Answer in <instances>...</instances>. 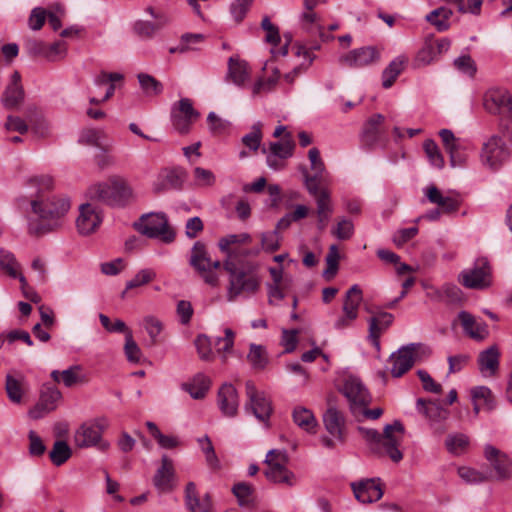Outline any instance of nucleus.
Returning a JSON list of instances; mask_svg holds the SVG:
<instances>
[{
  "label": "nucleus",
  "mask_w": 512,
  "mask_h": 512,
  "mask_svg": "<svg viewBox=\"0 0 512 512\" xmlns=\"http://www.w3.org/2000/svg\"><path fill=\"white\" fill-rule=\"evenodd\" d=\"M315 199L316 202V214L318 218V229L323 231L333 214L334 208L332 204V200L330 197V193L327 189H323V192Z\"/></svg>",
  "instance_id": "nucleus-29"
},
{
  "label": "nucleus",
  "mask_w": 512,
  "mask_h": 512,
  "mask_svg": "<svg viewBox=\"0 0 512 512\" xmlns=\"http://www.w3.org/2000/svg\"><path fill=\"white\" fill-rule=\"evenodd\" d=\"M393 319V315L388 312H379L369 319L368 338L377 350L380 349L381 334L392 324Z\"/></svg>",
  "instance_id": "nucleus-27"
},
{
  "label": "nucleus",
  "mask_w": 512,
  "mask_h": 512,
  "mask_svg": "<svg viewBox=\"0 0 512 512\" xmlns=\"http://www.w3.org/2000/svg\"><path fill=\"white\" fill-rule=\"evenodd\" d=\"M508 155L509 153L505 143L498 135L491 136L488 141L483 144L481 152L482 162L492 169H496L508 158Z\"/></svg>",
  "instance_id": "nucleus-18"
},
{
  "label": "nucleus",
  "mask_w": 512,
  "mask_h": 512,
  "mask_svg": "<svg viewBox=\"0 0 512 512\" xmlns=\"http://www.w3.org/2000/svg\"><path fill=\"white\" fill-rule=\"evenodd\" d=\"M353 233V222L346 218L340 219L336 227L332 230V234L339 240H348L352 237Z\"/></svg>",
  "instance_id": "nucleus-55"
},
{
  "label": "nucleus",
  "mask_w": 512,
  "mask_h": 512,
  "mask_svg": "<svg viewBox=\"0 0 512 512\" xmlns=\"http://www.w3.org/2000/svg\"><path fill=\"white\" fill-rule=\"evenodd\" d=\"M210 386V378L202 373L196 374L191 381L182 384V388L196 400L203 399L209 391Z\"/></svg>",
  "instance_id": "nucleus-32"
},
{
  "label": "nucleus",
  "mask_w": 512,
  "mask_h": 512,
  "mask_svg": "<svg viewBox=\"0 0 512 512\" xmlns=\"http://www.w3.org/2000/svg\"><path fill=\"white\" fill-rule=\"evenodd\" d=\"M281 237L277 230L262 233L261 244L266 251L273 252L279 249Z\"/></svg>",
  "instance_id": "nucleus-58"
},
{
  "label": "nucleus",
  "mask_w": 512,
  "mask_h": 512,
  "mask_svg": "<svg viewBox=\"0 0 512 512\" xmlns=\"http://www.w3.org/2000/svg\"><path fill=\"white\" fill-rule=\"evenodd\" d=\"M491 267L485 257L477 258L471 269L462 271L460 282L470 289H482L490 284Z\"/></svg>",
  "instance_id": "nucleus-11"
},
{
  "label": "nucleus",
  "mask_w": 512,
  "mask_h": 512,
  "mask_svg": "<svg viewBox=\"0 0 512 512\" xmlns=\"http://www.w3.org/2000/svg\"><path fill=\"white\" fill-rule=\"evenodd\" d=\"M262 137V123L258 121L253 124L251 132L244 135L241 141L251 151L256 152L260 147Z\"/></svg>",
  "instance_id": "nucleus-49"
},
{
  "label": "nucleus",
  "mask_w": 512,
  "mask_h": 512,
  "mask_svg": "<svg viewBox=\"0 0 512 512\" xmlns=\"http://www.w3.org/2000/svg\"><path fill=\"white\" fill-rule=\"evenodd\" d=\"M105 137V133L103 130L89 128L82 131L80 136V142L100 147L102 143V139Z\"/></svg>",
  "instance_id": "nucleus-57"
},
{
  "label": "nucleus",
  "mask_w": 512,
  "mask_h": 512,
  "mask_svg": "<svg viewBox=\"0 0 512 512\" xmlns=\"http://www.w3.org/2000/svg\"><path fill=\"white\" fill-rule=\"evenodd\" d=\"M452 15V11L445 7H439L431 11L427 16L426 20L434 25L438 31H445L448 29V19Z\"/></svg>",
  "instance_id": "nucleus-47"
},
{
  "label": "nucleus",
  "mask_w": 512,
  "mask_h": 512,
  "mask_svg": "<svg viewBox=\"0 0 512 512\" xmlns=\"http://www.w3.org/2000/svg\"><path fill=\"white\" fill-rule=\"evenodd\" d=\"M72 455V450L67 442L63 440L55 441L51 451L49 452V458L51 462L56 466L64 464Z\"/></svg>",
  "instance_id": "nucleus-42"
},
{
  "label": "nucleus",
  "mask_w": 512,
  "mask_h": 512,
  "mask_svg": "<svg viewBox=\"0 0 512 512\" xmlns=\"http://www.w3.org/2000/svg\"><path fill=\"white\" fill-rule=\"evenodd\" d=\"M173 478V461L167 455H163L161 458V466L157 469L153 477V484L159 492L166 493L173 489Z\"/></svg>",
  "instance_id": "nucleus-24"
},
{
  "label": "nucleus",
  "mask_w": 512,
  "mask_h": 512,
  "mask_svg": "<svg viewBox=\"0 0 512 512\" xmlns=\"http://www.w3.org/2000/svg\"><path fill=\"white\" fill-rule=\"evenodd\" d=\"M89 193L92 200L109 206H123L131 196V189L124 180L113 177L92 186Z\"/></svg>",
  "instance_id": "nucleus-4"
},
{
  "label": "nucleus",
  "mask_w": 512,
  "mask_h": 512,
  "mask_svg": "<svg viewBox=\"0 0 512 512\" xmlns=\"http://www.w3.org/2000/svg\"><path fill=\"white\" fill-rule=\"evenodd\" d=\"M295 142L292 134L286 132L281 141L272 142L269 145V153L279 157L280 159H287L293 155Z\"/></svg>",
  "instance_id": "nucleus-40"
},
{
  "label": "nucleus",
  "mask_w": 512,
  "mask_h": 512,
  "mask_svg": "<svg viewBox=\"0 0 512 512\" xmlns=\"http://www.w3.org/2000/svg\"><path fill=\"white\" fill-rule=\"evenodd\" d=\"M426 197L431 203L437 204L442 208L443 212L446 213L456 212L460 207L458 199L451 196H443L439 189L434 185H431L426 189Z\"/></svg>",
  "instance_id": "nucleus-30"
},
{
  "label": "nucleus",
  "mask_w": 512,
  "mask_h": 512,
  "mask_svg": "<svg viewBox=\"0 0 512 512\" xmlns=\"http://www.w3.org/2000/svg\"><path fill=\"white\" fill-rule=\"evenodd\" d=\"M108 427L109 421L106 417H99L83 423L75 432L76 446L79 448L98 446L101 451L108 450L110 443L102 441V433Z\"/></svg>",
  "instance_id": "nucleus-6"
},
{
  "label": "nucleus",
  "mask_w": 512,
  "mask_h": 512,
  "mask_svg": "<svg viewBox=\"0 0 512 512\" xmlns=\"http://www.w3.org/2000/svg\"><path fill=\"white\" fill-rule=\"evenodd\" d=\"M356 499L364 504L378 501L383 496V490L375 479H366L351 484Z\"/></svg>",
  "instance_id": "nucleus-22"
},
{
  "label": "nucleus",
  "mask_w": 512,
  "mask_h": 512,
  "mask_svg": "<svg viewBox=\"0 0 512 512\" xmlns=\"http://www.w3.org/2000/svg\"><path fill=\"white\" fill-rule=\"evenodd\" d=\"M185 502L190 512H211L212 509L210 495L206 493L200 497L194 482H189L186 485Z\"/></svg>",
  "instance_id": "nucleus-26"
},
{
  "label": "nucleus",
  "mask_w": 512,
  "mask_h": 512,
  "mask_svg": "<svg viewBox=\"0 0 512 512\" xmlns=\"http://www.w3.org/2000/svg\"><path fill=\"white\" fill-rule=\"evenodd\" d=\"M0 269L12 278H19L22 287L27 284L25 277L18 272L19 264L14 255L5 249H0Z\"/></svg>",
  "instance_id": "nucleus-39"
},
{
  "label": "nucleus",
  "mask_w": 512,
  "mask_h": 512,
  "mask_svg": "<svg viewBox=\"0 0 512 512\" xmlns=\"http://www.w3.org/2000/svg\"><path fill=\"white\" fill-rule=\"evenodd\" d=\"M458 475L466 483H470V484L481 483L487 479L483 473H481L473 468H470V467L458 468Z\"/></svg>",
  "instance_id": "nucleus-61"
},
{
  "label": "nucleus",
  "mask_w": 512,
  "mask_h": 512,
  "mask_svg": "<svg viewBox=\"0 0 512 512\" xmlns=\"http://www.w3.org/2000/svg\"><path fill=\"white\" fill-rule=\"evenodd\" d=\"M102 222L100 212L90 203L82 204L79 207V216L76 226L80 234L89 235L96 231Z\"/></svg>",
  "instance_id": "nucleus-20"
},
{
  "label": "nucleus",
  "mask_w": 512,
  "mask_h": 512,
  "mask_svg": "<svg viewBox=\"0 0 512 512\" xmlns=\"http://www.w3.org/2000/svg\"><path fill=\"white\" fill-rule=\"evenodd\" d=\"M487 112L502 118L512 115V97L508 91L500 88L489 89L483 99Z\"/></svg>",
  "instance_id": "nucleus-13"
},
{
  "label": "nucleus",
  "mask_w": 512,
  "mask_h": 512,
  "mask_svg": "<svg viewBox=\"0 0 512 512\" xmlns=\"http://www.w3.org/2000/svg\"><path fill=\"white\" fill-rule=\"evenodd\" d=\"M261 27L267 32L265 40L274 46L278 45L280 42L279 30L268 17L262 19Z\"/></svg>",
  "instance_id": "nucleus-63"
},
{
  "label": "nucleus",
  "mask_w": 512,
  "mask_h": 512,
  "mask_svg": "<svg viewBox=\"0 0 512 512\" xmlns=\"http://www.w3.org/2000/svg\"><path fill=\"white\" fill-rule=\"evenodd\" d=\"M430 353L429 348L420 343H410L400 347L389 357V362L392 363V376L396 378L403 376L416 361L428 357Z\"/></svg>",
  "instance_id": "nucleus-5"
},
{
  "label": "nucleus",
  "mask_w": 512,
  "mask_h": 512,
  "mask_svg": "<svg viewBox=\"0 0 512 512\" xmlns=\"http://www.w3.org/2000/svg\"><path fill=\"white\" fill-rule=\"evenodd\" d=\"M423 148L426 153L427 158L429 159L431 165L437 167L439 169L444 166V158L436 144V142L432 139H427L423 143Z\"/></svg>",
  "instance_id": "nucleus-51"
},
{
  "label": "nucleus",
  "mask_w": 512,
  "mask_h": 512,
  "mask_svg": "<svg viewBox=\"0 0 512 512\" xmlns=\"http://www.w3.org/2000/svg\"><path fill=\"white\" fill-rule=\"evenodd\" d=\"M454 65L459 71H461L471 77H473L476 73L475 62L468 55L460 56L457 59H455Z\"/></svg>",
  "instance_id": "nucleus-64"
},
{
  "label": "nucleus",
  "mask_w": 512,
  "mask_h": 512,
  "mask_svg": "<svg viewBox=\"0 0 512 512\" xmlns=\"http://www.w3.org/2000/svg\"><path fill=\"white\" fill-rule=\"evenodd\" d=\"M23 99L24 90L21 85V76L18 71H15L11 76L10 84L5 89L2 101L6 108L11 109L22 103Z\"/></svg>",
  "instance_id": "nucleus-28"
},
{
  "label": "nucleus",
  "mask_w": 512,
  "mask_h": 512,
  "mask_svg": "<svg viewBox=\"0 0 512 512\" xmlns=\"http://www.w3.org/2000/svg\"><path fill=\"white\" fill-rule=\"evenodd\" d=\"M362 301V290L358 285L351 286L345 295L343 304V313L350 319H356L358 316V308Z\"/></svg>",
  "instance_id": "nucleus-35"
},
{
  "label": "nucleus",
  "mask_w": 512,
  "mask_h": 512,
  "mask_svg": "<svg viewBox=\"0 0 512 512\" xmlns=\"http://www.w3.org/2000/svg\"><path fill=\"white\" fill-rule=\"evenodd\" d=\"M168 22H169L168 18H164L162 22H156V23L139 20V21H136L134 24V32L141 38L151 39Z\"/></svg>",
  "instance_id": "nucleus-41"
},
{
  "label": "nucleus",
  "mask_w": 512,
  "mask_h": 512,
  "mask_svg": "<svg viewBox=\"0 0 512 512\" xmlns=\"http://www.w3.org/2000/svg\"><path fill=\"white\" fill-rule=\"evenodd\" d=\"M417 410L428 419L434 433L442 435L446 431L444 422L449 416V411L438 402L419 398L417 400Z\"/></svg>",
  "instance_id": "nucleus-14"
},
{
  "label": "nucleus",
  "mask_w": 512,
  "mask_h": 512,
  "mask_svg": "<svg viewBox=\"0 0 512 512\" xmlns=\"http://www.w3.org/2000/svg\"><path fill=\"white\" fill-rule=\"evenodd\" d=\"M340 254L337 245H331L326 255L325 261L327 268L323 272V276L327 279L333 278L339 268Z\"/></svg>",
  "instance_id": "nucleus-50"
},
{
  "label": "nucleus",
  "mask_w": 512,
  "mask_h": 512,
  "mask_svg": "<svg viewBox=\"0 0 512 512\" xmlns=\"http://www.w3.org/2000/svg\"><path fill=\"white\" fill-rule=\"evenodd\" d=\"M30 184L37 188V193L35 199L31 200L35 218L29 219V232L40 236L61 225L62 218L70 209V201L65 197L45 196V193L53 187V180L50 176L33 177L30 179Z\"/></svg>",
  "instance_id": "nucleus-1"
},
{
  "label": "nucleus",
  "mask_w": 512,
  "mask_h": 512,
  "mask_svg": "<svg viewBox=\"0 0 512 512\" xmlns=\"http://www.w3.org/2000/svg\"><path fill=\"white\" fill-rule=\"evenodd\" d=\"M156 278V272L153 269H141L137 274L126 283V288L121 297L124 298L129 290L144 286Z\"/></svg>",
  "instance_id": "nucleus-45"
},
{
  "label": "nucleus",
  "mask_w": 512,
  "mask_h": 512,
  "mask_svg": "<svg viewBox=\"0 0 512 512\" xmlns=\"http://www.w3.org/2000/svg\"><path fill=\"white\" fill-rule=\"evenodd\" d=\"M199 117L200 113L193 107V102L189 98H181L171 107V122L180 134L189 133L192 124Z\"/></svg>",
  "instance_id": "nucleus-10"
},
{
  "label": "nucleus",
  "mask_w": 512,
  "mask_h": 512,
  "mask_svg": "<svg viewBox=\"0 0 512 512\" xmlns=\"http://www.w3.org/2000/svg\"><path fill=\"white\" fill-rule=\"evenodd\" d=\"M253 0H234L230 5V13L233 19L240 23L246 16Z\"/></svg>",
  "instance_id": "nucleus-56"
},
{
  "label": "nucleus",
  "mask_w": 512,
  "mask_h": 512,
  "mask_svg": "<svg viewBox=\"0 0 512 512\" xmlns=\"http://www.w3.org/2000/svg\"><path fill=\"white\" fill-rule=\"evenodd\" d=\"M463 331L466 335L476 341H483L489 336L488 325L482 319H478L467 311L458 314Z\"/></svg>",
  "instance_id": "nucleus-21"
},
{
  "label": "nucleus",
  "mask_w": 512,
  "mask_h": 512,
  "mask_svg": "<svg viewBox=\"0 0 512 512\" xmlns=\"http://www.w3.org/2000/svg\"><path fill=\"white\" fill-rule=\"evenodd\" d=\"M294 423L308 433L315 434L318 426L317 420L312 411L304 407H296L293 410Z\"/></svg>",
  "instance_id": "nucleus-36"
},
{
  "label": "nucleus",
  "mask_w": 512,
  "mask_h": 512,
  "mask_svg": "<svg viewBox=\"0 0 512 512\" xmlns=\"http://www.w3.org/2000/svg\"><path fill=\"white\" fill-rule=\"evenodd\" d=\"M407 62L408 59L405 56H398L389 63L382 72V86L384 88H390L394 84Z\"/></svg>",
  "instance_id": "nucleus-34"
},
{
  "label": "nucleus",
  "mask_w": 512,
  "mask_h": 512,
  "mask_svg": "<svg viewBox=\"0 0 512 512\" xmlns=\"http://www.w3.org/2000/svg\"><path fill=\"white\" fill-rule=\"evenodd\" d=\"M232 493L237 498L240 506H248L253 503L255 488L252 484L239 482L232 487Z\"/></svg>",
  "instance_id": "nucleus-43"
},
{
  "label": "nucleus",
  "mask_w": 512,
  "mask_h": 512,
  "mask_svg": "<svg viewBox=\"0 0 512 512\" xmlns=\"http://www.w3.org/2000/svg\"><path fill=\"white\" fill-rule=\"evenodd\" d=\"M323 424L325 430L338 441V443H345L347 434L346 419L343 412L332 403L328 404V408L323 414Z\"/></svg>",
  "instance_id": "nucleus-17"
},
{
  "label": "nucleus",
  "mask_w": 512,
  "mask_h": 512,
  "mask_svg": "<svg viewBox=\"0 0 512 512\" xmlns=\"http://www.w3.org/2000/svg\"><path fill=\"white\" fill-rule=\"evenodd\" d=\"M245 387L246 395L248 397L246 407L251 408L253 414L258 420L262 422L267 421L272 413L270 399L267 398L264 392L258 391L252 381H247Z\"/></svg>",
  "instance_id": "nucleus-16"
},
{
  "label": "nucleus",
  "mask_w": 512,
  "mask_h": 512,
  "mask_svg": "<svg viewBox=\"0 0 512 512\" xmlns=\"http://www.w3.org/2000/svg\"><path fill=\"white\" fill-rule=\"evenodd\" d=\"M484 456L493 467L499 480H505L512 476V462L504 452L487 444L484 447Z\"/></svg>",
  "instance_id": "nucleus-19"
},
{
  "label": "nucleus",
  "mask_w": 512,
  "mask_h": 512,
  "mask_svg": "<svg viewBox=\"0 0 512 512\" xmlns=\"http://www.w3.org/2000/svg\"><path fill=\"white\" fill-rule=\"evenodd\" d=\"M247 359L254 369H264L268 364V355L265 347L262 345L251 344Z\"/></svg>",
  "instance_id": "nucleus-44"
},
{
  "label": "nucleus",
  "mask_w": 512,
  "mask_h": 512,
  "mask_svg": "<svg viewBox=\"0 0 512 512\" xmlns=\"http://www.w3.org/2000/svg\"><path fill=\"white\" fill-rule=\"evenodd\" d=\"M186 177V171L180 167L164 169L154 183V190L159 193L170 189H180Z\"/></svg>",
  "instance_id": "nucleus-23"
},
{
  "label": "nucleus",
  "mask_w": 512,
  "mask_h": 512,
  "mask_svg": "<svg viewBox=\"0 0 512 512\" xmlns=\"http://www.w3.org/2000/svg\"><path fill=\"white\" fill-rule=\"evenodd\" d=\"M137 78H138L140 87L143 90L145 95L157 96L162 93L163 85L155 77H153L149 74H146V73H139Z\"/></svg>",
  "instance_id": "nucleus-46"
},
{
  "label": "nucleus",
  "mask_w": 512,
  "mask_h": 512,
  "mask_svg": "<svg viewBox=\"0 0 512 512\" xmlns=\"http://www.w3.org/2000/svg\"><path fill=\"white\" fill-rule=\"evenodd\" d=\"M190 265L200 274L205 283L217 286L219 278L216 270L220 268V261H212L204 243L197 241L191 250Z\"/></svg>",
  "instance_id": "nucleus-8"
},
{
  "label": "nucleus",
  "mask_w": 512,
  "mask_h": 512,
  "mask_svg": "<svg viewBox=\"0 0 512 512\" xmlns=\"http://www.w3.org/2000/svg\"><path fill=\"white\" fill-rule=\"evenodd\" d=\"M194 343L201 360L211 361L213 359L212 343L208 336L200 334L196 337Z\"/></svg>",
  "instance_id": "nucleus-54"
},
{
  "label": "nucleus",
  "mask_w": 512,
  "mask_h": 512,
  "mask_svg": "<svg viewBox=\"0 0 512 512\" xmlns=\"http://www.w3.org/2000/svg\"><path fill=\"white\" fill-rule=\"evenodd\" d=\"M223 267L229 274L228 301L234 302L240 296H250L258 291L260 278L252 267L240 266L233 259H226Z\"/></svg>",
  "instance_id": "nucleus-2"
},
{
  "label": "nucleus",
  "mask_w": 512,
  "mask_h": 512,
  "mask_svg": "<svg viewBox=\"0 0 512 512\" xmlns=\"http://www.w3.org/2000/svg\"><path fill=\"white\" fill-rule=\"evenodd\" d=\"M218 406L227 417H234L237 414L239 398L237 390L232 384L225 383L219 389Z\"/></svg>",
  "instance_id": "nucleus-25"
},
{
  "label": "nucleus",
  "mask_w": 512,
  "mask_h": 512,
  "mask_svg": "<svg viewBox=\"0 0 512 512\" xmlns=\"http://www.w3.org/2000/svg\"><path fill=\"white\" fill-rule=\"evenodd\" d=\"M6 392L9 399L15 403H19L22 399V387L20 382L14 377L7 375Z\"/></svg>",
  "instance_id": "nucleus-59"
},
{
  "label": "nucleus",
  "mask_w": 512,
  "mask_h": 512,
  "mask_svg": "<svg viewBox=\"0 0 512 512\" xmlns=\"http://www.w3.org/2000/svg\"><path fill=\"white\" fill-rule=\"evenodd\" d=\"M61 398L62 394L57 387L44 384L40 390L39 400L29 410V417L34 420L43 418L57 408Z\"/></svg>",
  "instance_id": "nucleus-12"
},
{
  "label": "nucleus",
  "mask_w": 512,
  "mask_h": 512,
  "mask_svg": "<svg viewBox=\"0 0 512 512\" xmlns=\"http://www.w3.org/2000/svg\"><path fill=\"white\" fill-rule=\"evenodd\" d=\"M135 226L138 232L149 238H159L165 243H172L175 240V231L169 226L167 216L163 212L143 215Z\"/></svg>",
  "instance_id": "nucleus-7"
},
{
  "label": "nucleus",
  "mask_w": 512,
  "mask_h": 512,
  "mask_svg": "<svg viewBox=\"0 0 512 512\" xmlns=\"http://www.w3.org/2000/svg\"><path fill=\"white\" fill-rule=\"evenodd\" d=\"M47 18V11L44 8L36 7L32 9L29 19H28V25L30 29L34 31L40 30Z\"/></svg>",
  "instance_id": "nucleus-60"
},
{
  "label": "nucleus",
  "mask_w": 512,
  "mask_h": 512,
  "mask_svg": "<svg viewBox=\"0 0 512 512\" xmlns=\"http://www.w3.org/2000/svg\"><path fill=\"white\" fill-rule=\"evenodd\" d=\"M380 59V51L374 46H365L353 49L339 58L342 66L349 68H363L375 64Z\"/></svg>",
  "instance_id": "nucleus-15"
},
{
  "label": "nucleus",
  "mask_w": 512,
  "mask_h": 512,
  "mask_svg": "<svg viewBox=\"0 0 512 512\" xmlns=\"http://www.w3.org/2000/svg\"><path fill=\"white\" fill-rule=\"evenodd\" d=\"M143 326L150 337L151 345L158 342V337L163 330L162 322L154 316H146L143 319Z\"/></svg>",
  "instance_id": "nucleus-52"
},
{
  "label": "nucleus",
  "mask_w": 512,
  "mask_h": 512,
  "mask_svg": "<svg viewBox=\"0 0 512 512\" xmlns=\"http://www.w3.org/2000/svg\"><path fill=\"white\" fill-rule=\"evenodd\" d=\"M224 334L225 336L223 338L218 337L215 341V347L219 353H229L234 345V332L230 328H226Z\"/></svg>",
  "instance_id": "nucleus-62"
},
{
  "label": "nucleus",
  "mask_w": 512,
  "mask_h": 512,
  "mask_svg": "<svg viewBox=\"0 0 512 512\" xmlns=\"http://www.w3.org/2000/svg\"><path fill=\"white\" fill-rule=\"evenodd\" d=\"M248 67L245 61L236 57H230L228 60V78L237 86H243L248 78Z\"/></svg>",
  "instance_id": "nucleus-38"
},
{
  "label": "nucleus",
  "mask_w": 512,
  "mask_h": 512,
  "mask_svg": "<svg viewBox=\"0 0 512 512\" xmlns=\"http://www.w3.org/2000/svg\"><path fill=\"white\" fill-rule=\"evenodd\" d=\"M358 431L370 445H381L386 455L393 462L398 463L403 459V453L399 446L403 441L405 428L400 421L396 420L393 424H387L384 427L383 434L375 429L365 427H358Z\"/></svg>",
  "instance_id": "nucleus-3"
},
{
  "label": "nucleus",
  "mask_w": 512,
  "mask_h": 512,
  "mask_svg": "<svg viewBox=\"0 0 512 512\" xmlns=\"http://www.w3.org/2000/svg\"><path fill=\"white\" fill-rule=\"evenodd\" d=\"M500 353L496 346H491L482 351L478 357L479 369L484 375L493 376L499 367Z\"/></svg>",
  "instance_id": "nucleus-31"
},
{
  "label": "nucleus",
  "mask_w": 512,
  "mask_h": 512,
  "mask_svg": "<svg viewBox=\"0 0 512 512\" xmlns=\"http://www.w3.org/2000/svg\"><path fill=\"white\" fill-rule=\"evenodd\" d=\"M265 476L274 483L286 484L288 486L295 484V476L293 472L287 469L286 465L280 466L278 463H274L273 466H268Z\"/></svg>",
  "instance_id": "nucleus-37"
},
{
  "label": "nucleus",
  "mask_w": 512,
  "mask_h": 512,
  "mask_svg": "<svg viewBox=\"0 0 512 512\" xmlns=\"http://www.w3.org/2000/svg\"><path fill=\"white\" fill-rule=\"evenodd\" d=\"M81 366L74 365L61 372V380L66 387H72L78 383L85 381L84 376L81 374Z\"/></svg>",
  "instance_id": "nucleus-53"
},
{
  "label": "nucleus",
  "mask_w": 512,
  "mask_h": 512,
  "mask_svg": "<svg viewBox=\"0 0 512 512\" xmlns=\"http://www.w3.org/2000/svg\"><path fill=\"white\" fill-rule=\"evenodd\" d=\"M468 445L469 438L462 433L450 434L445 440L447 450L454 455L463 453L467 449Z\"/></svg>",
  "instance_id": "nucleus-48"
},
{
  "label": "nucleus",
  "mask_w": 512,
  "mask_h": 512,
  "mask_svg": "<svg viewBox=\"0 0 512 512\" xmlns=\"http://www.w3.org/2000/svg\"><path fill=\"white\" fill-rule=\"evenodd\" d=\"M340 392L348 400L350 412L356 419L359 418V409H363L364 405H369L371 402V396L367 388L362 381L355 376L345 378Z\"/></svg>",
  "instance_id": "nucleus-9"
},
{
  "label": "nucleus",
  "mask_w": 512,
  "mask_h": 512,
  "mask_svg": "<svg viewBox=\"0 0 512 512\" xmlns=\"http://www.w3.org/2000/svg\"><path fill=\"white\" fill-rule=\"evenodd\" d=\"M251 241V236L247 233L230 234L219 240L220 250L227 255V259H233L238 254V245L246 244Z\"/></svg>",
  "instance_id": "nucleus-33"
}]
</instances>
